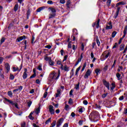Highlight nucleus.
<instances>
[{"instance_id":"52","label":"nucleus","mask_w":127,"mask_h":127,"mask_svg":"<svg viewBox=\"0 0 127 127\" xmlns=\"http://www.w3.org/2000/svg\"><path fill=\"white\" fill-rule=\"evenodd\" d=\"M30 14V10L28 9L27 12V16L28 17V16Z\"/></svg>"},{"instance_id":"56","label":"nucleus","mask_w":127,"mask_h":127,"mask_svg":"<svg viewBox=\"0 0 127 127\" xmlns=\"http://www.w3.org/2000/svg\"><path fill=\"white\" fill-rule=\"evenodd\" d=\"M72 45L71 44V42L68 43V48H71Z\"/></svg>"},{"instance_id":"55","label":"nucleus","mask_w":127,"mask_h":127,"mask_svg":"<svg viewBox=\"0 0 127 127\" xmlns=\"http://www.w3.org/2000/svg\"><path fill=\"white\" fill-rule=\"evenodd\" d=\"M47 95H48V93L47 92H45L44 94V98H46V97H47Z\"/></svg>"},{"instance_id":"34","label":"nucleus","mask_w":127,"mask_h":127,"mask_svg":"<svg viewBox=\"0 0 127 127\" xmlns=\"http://www.w3.org/2000/svg\"><path fill=\"white\" fill-rule=\"evenodd\" d=\"M64 109L65 111H69V105L66 104L64 107Z\"/></svg>"},{"instance_id":"32","label":"nucleus","mask_w":127,"mask_h":127,"mask_svg":"<svg viewBox=\"0 0 127 127\" xmlns=\"http://www.w3.org/2000/svg\"><path fill=\"white\" fill-rule=\"evenodd\" d=\"M14 9L15 11H16L17 10V9H18V4H16L15 5V6L14 7Z\"/></svg>"},{"instance_id":"45","label":"nucleus","mask_w":127,"mask_h":127,"mask_svg":"<svg viewBox=\"0 0 127 127\" xmlns=\"http://www.w3.org/2000/svg\"><path fill=\"white\" fill-rule=\"evenodd\" d=\"M47 3H48V4H53V1L50 0L47 1Z\"/></svg>"},{"instance_id":"28","label":"nucleus","mask_w":127,"mask_h":127,"mask_svg":"<svg viewBox=\"0 0 127 127\" xmlns=\"http://www.w3.org/2000/svg\"><path fill=\"white\" fill-rule=\"evenodd\" d=\"M41 10H43V7H40L38 9H37V12H40Z\"/></svg>"},{"instance_id":"17","label":"nucleus","mask_w":127,"mask_h":127,"mask_svg":"<svg viewBox=\"0 0 127 127\" xmlns=\"http://www.w3.org/2000/svg\"><path fill=\"white\" fill-rule=\"evenodd\" d=\"M72 32L73 35H77L78 34V30L76 29H73Z\"/></svg>"},{"instance_id":"30","label":"nucleus","mask_w":127,"mask_h":127,"mask_svg":"<svg viewBox=\"0 0 127 127\" xmlns=\"http://www.w3.org/2000/svg\"><path fill=\"white\" fill-rule=\"evenodd\" d=\"M50 9H51V10L52 11V13H56V10L55 9V8H50Z\"/></svg>"},{"instance_id":"46","label":"nucleus","mask_w":127,"mask_h":127,"mask_svg":"<svg viewBox=\"0 0 127 127\" xmlns=\"http://www.w3.org/2000/svg\"><path fill=\"white\" fill-rule=\"evenodd\" d=\"M23 88V87L22 86H18V90L19 91H21Z\"/></svg>"},{"instance_id":"2","label":"nucleus","mask_w":127,"mask_h":127,"mask_svg":"<svg viewBox=\"0 0 127 127\" xmlns=\"http://www.w3.org/2000/svg\"><path fill=\"white\" fill-rule=\"evenodd\" d=\"M34 113H35V114H36V115H38V114H39V113H40V107L36 108L35 109L34 111L31 112L30 113V114L29 115V118L30 120H34V118H33V117H32V115H33V114Z\"/></svg>"},{"instance_id":"26","label":"nucleus","mask_w":127,"mask_h":127,"mask_svg":"<svg viewBox=\"0 0 127 127\" xmlns=\"http://www.w3.org/2000/svg\"><path fill=\"white\" fill-rule=\"evenodd\" d=\"M69 67L67 66V65H64V71H66V72H68L69 71Z\"/></svg>"},{"instance_id":"11","label":"nucleus","mask_w":127,"mask_h":127,"mask_svg":"<svg viewBox=\"0 0 127 127\" xmlns=\"http://www.w3.org/2000/svg\"><path fill=\"white\" fill-rule=\"evenodd\" d=\"M93 119H96V117H97V116H99V113L97 111H95V112H93L91 114Z\"/></svg>"},{"instance_id":"15","label":"nucleus","mask_w":127,"mask_h":127,"mask_svg":"<svg viewBox=\"0 0 127 127\" xmlns=\"http://www.w3.org/2000/svg\"><path fill=\"white\" fill-rule=\"evenodd\" d=\"M70 4H71V1H70V0H68L66 2V6L67 7V8H70Z\"/></svg>"},{"instance_id":"41","label":"nucleus","mask_w":127,"mask_h":127,"mask_svg":"<svg viewBox=\"0 0 127 127\" xmlns=\"http://www.w3.org/2000/svg\"><path fill=\"white\" fill-rule=\"evenodd\" d=\"M5 40V39L4 38H2L0 40V44H2V43H3Z\"/></svg>"},{"instance_id":"40","label":"nucleus","mask_w":127,"mask_h":127,"mask_svg":"<svg viewBox=\"0 0 127 127\" xmlns=\"http://www.w3.org/2000/svg\"><path fill=\"white\" fill-rule=\"evenodd\" d=\"M80 86V83H78V84H76L75 85V89H76V90H79V87Z\"/></svg>"},{"instance_id":"44","label":"nucleus","mask_w":127,"mask_h":127,"mask_svg":"<svg viewBox=\"0 0 127 127\" xmlns=\"http://www.w3.org/2000/svg\"><path fill=\"white\" fill-rule=\"evenodd\" d=\"M125 49V45H121L120 47V50H124Z\"/></svg>"},{"instance_id":"27","label":"nucleus","mask_w":127,"mask_h":127,"mask_svg":"<svg viewBox=\"0 0 127 127\" xmlns=\"http://www.w3.org/2000/svg\"><path fill=\"white\" fill-rule=\"evenodd\" d=\"M56 126V121H54L50 127H54Z\"/></svg>"},{"instance_id":"58","label":"nucleus","mask_w":127,"mask_h":127,"mask_svg":"<svg viewBox=\"0 0 127 127\" xmlns=\"http://www.w3.org/2000/svg\"><path fill=\"white\" fill-rule=\"evenodd\" d=\"M83 103L84 105H88V101L87 100H84Z\"/></svg>"},{"instance_id":"24","label":"nucleus","mask_w":127,"mask_h":127,"mask_svg":"<svg viewBox=\"0 0 127 127\" xmlns=\"http://www.w3.org/2000/svg\"><path fill=\"white\" fill-rule=\"evenodd\" d=\"M111 2H112V0H107L106 2L107 6H110V5H111Z\"/></svg>"},{"instance_id":"62","label":"nucleus","mask_w":127,"mask_h":127,"mask_svg":"<svg viewBox=\"0 0 127 127\" xmlns=\"http://www.w3.org/2000/svg\"><path fill=\"white\" fill-rule=\"evenodd\" d=\"M104 71H107L108 70V65H106L104 68Z\"/></svg>"},{"instance_id":"31","label":"nucleus","mask_w":127,"mask_h":127,"mask_svg":"<svg viewBox=\"0 0 127 127\" xmlns=\"http://www.w3.org/2000/svg\"><path fill=\"white\" fill-rule=\"evenodd\" d=\"M112 28H113V26H109V25H107L105 29L106 30H108V29H112Z\"/></svg>"},{"instance_id":"1","label":"nucleus","mask_w":127,"mask_h":127,"mask_svg":"<svg viewBox=\"0 0 127 127\" xmlns=\"http://www.w3.org/2000/svg\"><path fill=\"white\" fill-rule=\"evenodd\" d=\"M59 77H60V71L59 70V73L53 71L50 74L48 78V81L50 82L49 84H55L56 81L59 79Z\"/></svg>"},{"instance_id":"48","label":"nucleus","mask_w":127,"mask_h":127,"mask_svg":"<svg viewBox=\"0 0 127 127\" xmlns=\"http://www.w3.org/2000/svg\"><path fill=\"white\" fill-rule=\"evenodd\" d=\"M117 47H118V44H117V43H115V45L113 47V49H114L115 48H117Z\"/></svg>"},{"instance_id":"21","label":"nucleus","mask_w":127,"mask_h":127,"mask_svg":"<svg viewBox=\"0 0 127 127\" xmlns=\"http://www.w3.org/2000/svg\"><path fill=\"white\" fill-rule=\"evenodd\" d=\"M116 77L118 78V80H121V74H120V73L117 72L116 73Z\"/></svg>"},{"instance_id":"49","label":"nucleus","mask_w":127,"mask_h":127,"mask_svg":"<svg viewBox=\"0 0 127 127\" xmlns=\"http://www.w3.org/2000/svg\"><path fill=\"white\" fill-rule=\"evenodd\" d=\"M119 15V12H116L115 15H114V18H117Z\"/></svg>"},{"instance_id":"33","label":"nucleus","mask_w":127,"mask_h":127,"mask_svg":"<svg viewBox=\"0 0 127 127\" xmlns=\"http://www.w3.org/2000/svg\"><path fill=\"white\" fill-rule=\"evenodd\" d=\"M117 32H116V31H114L113 33H112V38H115V36H116V35H117Z\"/></svg>"},{"instance_id":"60","label":"nucleus","mask_w":127,"mask_h":127,"mask_svg":"<svg viewBox=\"0 0 127 127\" xmlns=\"http://www.w3.org/2000/svg\"><path fill=\"white\" fill-rule=\"evenodd\" d=\"M60 2L61 3L64 4L65 3V0H60Z\"/></svg>"},{"instance_id":"7","label":"nucleus","mask_w":127,"mask_h":127,"mask_svg":"<svg viewBox=\"0 0 127 127\" xmlns=\"http://www.w3.org/2000/svg\"><path fill=\"white\" fill-rule=\"evenodd\" d=\"M110 55H111V53L110 52L105 51L104 53L102 55L101 57H103L105 55V58L104 59V60L107 59V58H108Z\"/></svg>"},{"instance_id":"20","label":"nucleus","mask_w":127,"mask_h":127,"mask_svg":"<svg viewBox=\"0 0 127 127\" xmlns=\"http://www.w3.org/2000/svg\"><path fill=\"white\" fill-rule=\"evenodd\" d=\"M49 64L50 66H54V63L52 59L49 62Z\"/></svg>"},{"instance_id":"8","label":"nucleus","mask_w":127,"mask_h":127,"mask_svg":"<svg viewBox=\"0 0 127 127\" xmlns=\"http://www.w3.org/2000/svg\"><path fill=\"white\" fill-rule=\"evenodd\" d=\"M91 73H92V72H91V70L90 69H88L84 76V78L88 79V78H89V76L91 75Z\"/></svg>"},{"instance_id":"25","label":"nucleus","mask_w":127,"mask_h":127,"mask_svg":"<svg viewBox=\"0 0 127 127\" xmlns=\"http://www.w3.org/2000/svg\"><path fill=\"white\" fill-rule=\"evenodd\" d=\"M101 70L99 68H96L95 69V73H96V75H99V73H100V71Z\"/></svg>"},{"instance_id":"4","label":"nucleus","mask_w":127,"mask_h":127,"mask_svg":"<svg viewBox=\"0 0 127 127\" xmlns=\"http://www.w3.org/2000/svg\"><path fill=\"white\" fill-rule=\"evenodd\" d=\"M49 111L51 115H54L55 114V110L54 109V107L52 105H50L49 106Z\"/></svg>"},{"instance_id":"59","label":"nucleus","mask_w":127,"mask_h":127,"mask_svg":"<svg viewBox=\"0 0 127 127\" xmlns=\"http://www.w3.org/2000/svg\"><path fill=\"white\" fill-rule=\"evenodd\" d=\"M31 104H32V101H29L28 102V107H30V106H31Z\"/></svg>"},{"instance_id":"51","label":"nucleus","mask_w":127,"mask_h":127,"mask_svg":"<svg viewBox=\"0 0 127 127\" xmlns=\"http://www.w3.org/2000/svg\"><path fill=\"white\" fill-rule=\"evenodd\" d=\"M67 58H68V56L66 55L64 58L63 62L66 61L67 60Z\"/></svg>"},{"instance_id":"10","label":"nucleus","mask_w":127,"mask_h":127,"mask_svg":"<svg viewBox=\"0 0 127 127\" xmlns=\"http://www.w3.org/2000/svg\"><path fill=\"white\" fill-rule=\"evenodd\" d=\"M24 72L23 74V78L26 79V78H27V68H24Z\"/></svg>"},{"instance_id":"5","label":"nucleus","mask_w":127,"mask_h":127,"mask_svg":"<svg viewBox=\"0 0 127 127\" xmlns=\"http://www.w3.org/2000/svg\"><path fill=\"white\" fill-rule=\"evenodd\" d=\"M96 28H99V27H100V19L92 24V26L94 28H95V26H96Z\"/></svg>"},{"instance_id":"23","label":"nucleus","mask_w":127,"mask_h":127,"mask_svg":"<svg viewBox=\"0 0 127 127\" xmlns=\"http://www.w3.org/2000/svg\"><path fill=\"white\" fill-rule=\"evenodd\" d=\"M39 71H42V64H40L37 68Z\"/></svg>"},{"instance_id":"3","label":"nucleus","mask_w":127,"mask_h":127,"mask_svg":"<svg viewBox=\"0 0 127 127\" xmlns=\"http://www.w3.org/2000/svg\"><path fill=\"white\" fill-rule=\"evenodd\" d=\"M127 26H126L124 31V35L123 36V37H122L120 39L119 42L118 43L119 44H121V43H122V41L123 40V39H124V38L126 37V35H127Z\"/></svg>"},{"instance_id":"39","label":"nucleus","mask_w":127,"mask_h":127,"mask_svg":"<svg viewBox=\"0 0 127 127\" xmlns=\"http://www.w3.org/2000/svg\"><path fill=\"white\" fill-rule=\"evenodd\" d=\"M68 104L69 105H72V104H73V100H72V99L70 98L68 100Z\"/></svg>"},{"instance_id":"18","label":"nucleus","mask_w":127,"mask_h":127,"mask_svg":"<svg viewBox=\"0 0 127 127\" xmlns=\"http://www.w3.org/2000/svg\"><path fill=\"white\" fill-rule=\"evenodd\" d=\"M51 60V58L50 57H47V56H45L44 57V60H45L46 61H50Z\"/></svg>"},{"instance_id":"12","label":"nucleus","mask_w":127,"mask_h":127,"mask_svg":"<svg viewBox=\"0 0 127 127\" xmlns=\"http://www.w3.org/2000/svg\"><path fill=\"white\" fill-rule=\"evenodd\" d=\"M5 68L7 70V72H9V70H10V66L9 65V64L8 63L5 64Z\"/></svg>"},{"instance_id":"29","label":"nucleus","mask_w":127,"mask_h":127,"mask_svg":"<svg viewBox=\"0 0 127 127\" xmlns=\"http://www.w3.org/2000/svg\"><path fill=\"white\" fill-rule=\"evenodd\" d=\"M8 96H9V97H10L11 98V97H12V92H11V91H9L7 93Z\"/></svg>"},{"instance_id":"9","label":"nucleus","mask_w":127,"mask_h":127,"mask_svg":"<svg viewBox=\"0 0 127 127\" xmlns=\"http://www.w3.org/2000/svg\"><path fill=\"white\" fill-rule=\"evenodd\" d=\"M104 85L107 88L108 90H110V83L107 81L103 80Z\"/></svg>"},{"instance_id":"14","label":"nucleus","mask_w":127,"mask_h":127,"mask_svg":"<svg viewBox=\"0 0 127 127\" xmlns=\"http://www.w3.org/2000/svg\"><path fill=\"white\" fill-rule=\"evenodd\" d=\"M4 99L5 100V101H6V102H8V103H9L10 104H11V105H14V103H13V101L8 100L6 98H4Z\"/></svg>"},{"instance_id":"37","label":"nucleus","mask_w":127,"mask_h":127,"mask_svg":"<svg viewBox=\"0 0 127 127\" xmlns=\"http://www.w3.org/2000/svg\"><path fill=\"white\" fill-rule=\"evenodd\" d=\"M51 118H49L48 120L46 121V124L48 125V124H49V123H51Z\"/></svg>"},{"instance_id":"22","label":"nucleus","mask_w":127,"mask_h":127,"mask_svg":"<svg viewBox=\"0 0 127 127\" xmlns=\"http://www.w3.org/2000/svg\"><path fill=\"white\" fill-rule=\"evenodd\" d=\"M87 66V63L85 62L83 66L82 67V68L81 69V72H83V71H84V70H85V68H86V66Z\"/></svg>"},{"instance_id":"36","label":"nucleus","mask_w":127,"mask_h":127,"mask_svg":"<svg viewBox=\"0 0 127 127\" xmlns=\"http://www.w3.org/2000/svg\"><path fill=\"white\" fill-rule=\"evenodd\" d=\"M18 70H19L18 69V67H13V72H16V71H18Z\"/></svg>"},{"instance_id":"64","label":"nucleus","mask_w":127,"mask_h":127,"mask_svg":"<svg viewBox=\"0 0 127 127\" xmlns=\"http://www.w3.org/2000/svg\"><path fill=\"white\" fill-rule=\"evenodd\" d=\"M63 127H68V124L67 123L64 124Z\"/></svg>"},{"instance_id":"35","label":"nucleus","mask_w":127,"mask_h":127,"mask_svg":"<svg viewBox=\"0 0 127 127\" xmlns=\"http://www.w3.org/2000/svg\"><path fill=\"white\" fill-rule=\"evenodd\" d=\"M107 96H108V93H104L102 94V98L103 99H105V98H106V97H107Z\"/></svg>"},{"instance_id":"13","label":"nucleus","mask_w":127,"mask_h":127,"mask_svg":"<svg viewBox=\"0 0 127 127\" xmlns=\"http://www.w3.org/2000/svg\"><path fill=\"white\" fill-rule=\"evenodd\" d=\"M26 38V37L25 36H23L17 38L16 40L18 42H20V41L23 40V39H25Z\"/></svg>"},{"instance_id":"57","label":"nucleus","mask_w":127,"mask_h":127,"mask_svg":"<svg viewBox=\"0 0 127 127\" xmlns=\"http://www.w3.org/2000/svg\"><path fill=\"white\" fill-rule=\"evenodd\" d=\"M61 94V93L57 92L56 94V98H58V97H59V96H60Z\"/></svg>"},{"instance_id":"54","label":"nucleus","mask_w":127,"mask_h":127,"mask_svg":"<svg viewBox=\"0 0 127 127\" xmlns=\"http://www.w3.org/2000/svg\"><path fill=\"white\" fill-rule=\"evenodd\" d=\"M124 96H121L119 97L120 101H123V100H124Z\"/></svg>"},{"instance_id":"53","label":"nucleus","mask_w":127,"mask_h":127,"mask_svg":"<svg viewBox=\"0 0 127 127\" xmlns=\"http://www.w3.org/2000/svg\"><path fill=\"white\" fill-rule=\"evenodd\" d=\"M116 63H117V60H115V61H114V64H113V65H112V68L113 67H115V66H116Z\"/></svg>"},{"instance_id":"19","label":"nucleus","mask_w":127,"mask_h":127,"mask_svg":"<svg viewBox=\"0 0 127 127\" xmlns=\"http://www.w3.org/2000/svg\"><path fill=\"white\" fill-rule=\"evenodd\" d=\"M81 69V66H79L76 70L75 71V76H78V73L79 71H80V69Z\"/></svg>"},{"instance_id":"38","label":"nucleus","mask_w":127,"mask_h":127,"mask_svg":"<svg viewBox=\"0 0 127 127\" xmlns=\"http://www.w3.org/2000/svg\"><path fill=\"white\" fill-rule=\"evenodd\" d=\"M10 80H13V79H14V76L13 75V74L10 73Z\"/></svg>"},{"instance_id":"63","label":"nucleus","mask_w":127,"mask_h":127,"mask_svg":"<svg viewBox=\"0 0 127 127\" xmlns=\"http://www.w3.org/2000/svg\"><path fill=\"white\" fill-rule=\"evenodd\" d=\"M127 45L126 46L125 49L124 50V51L123 52V53H126V52H127Z\"/></svg>"},{"instance_id":"6","label":"nucleus","mask_w":127,"mask_h":127,"mask_svg":"<svg viewBox=\"0 0 127 127\" xmlns=\"http://www.w3.org/2000/svg\"><path fill=\"white\" fill-rule=\"evenodd\" d=\"M63 122H64V119H63V118L59 120L57 123V127H60V126L63 124Z\"/></svg>"},{"instance_id":"47","label":"nucleus","mask_w":127,"mask_h":127,"mask_svg":"<svg viewBox=\"0 0 127 127\" xmlns=\"http://www.w3.org/2000/svg\"><path fill=\"white\" fill-rule=\"evenodd\" d=\"M51 45H47L45 46V48H47L48 49H51Z\"/></svg>"},{"instance_id":"43","label":"nucleus","mask_w":127,"mask_h":127,"mask_svg":"<svg viewBox=\"0 0 127 127\" xmlns=\"http://www.w3.org/2000/svg\"><path fill=\"white\" fill-rule=\"evenodd\" d=\"M36 76V72H34V73L30 77V79H32V78L35 77Z\"/></svg>"},{"instance_id":"61","label":"nucleus","mask_w":127,"mask_h":127,"mask_svg":"<svg viewBox=\"0 0 127 127\" xmlns=\"http://www.w3.org/2000/svg\"><path fill=\"white\" fill-rule=\"evenodd\" d=\"M21 127H25V123H23L21 125Z\"/></svg>"},{"instance_id":"16","label":"nucleus","mask_w":127,"mask_h":127,"mask_svg":"<svg viewBox=\"0 0 127 127\" xmlns=\"http://www.w3.org/2000/svg\"><path fill=\"white\" fill-rule=\"evenodd\" d=\"M56 15V13H51L50 15H49V18H53V17H55V16Z\"/></svg>"},{"instance_id":"50","label":"nucleus","mask_w":127,"mask_h":127,"mask_svg":"<svg viewBox=\"0 0 127 127\" xmlns=\"http://www.w3.org/2000/svg\"><path fill=\"white\" fill-rule=\"evenodd\" d=\"M119 15V12H116L115 15H114V18H117Z\"/></svg>"},{"instance_id":"42","label":"nucleus","mask_w":127,"mask_h":127,"mask_svg":"<svg viewBox=\"0 0 127 127\" xmlns=\"http://www.w3.org/2000/svg\"><path fill=\"white\" fill-rule=\"evenodd\" d=\"M96 43L98 46H100V44H101V43L100 42L99 39H96Z\"/></svg>"}]
</instances>
